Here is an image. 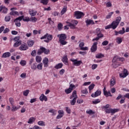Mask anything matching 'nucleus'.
<instances>
[{"label": "nucleus", "instance_id": "bf43d9fd", "mask_svg": "<svg viewBox=\"0 0 129 129\" xmlns=\"http://www.w3.org/2000/svg\"><path fill=\"white\" fill-rule=\"evenodd\" d=\"M65 92L67 93V94H69L71 92H72V91L69 88L68 89L65 90Z\"/></svg>", "mask_w": 129, "mask_h": 129}, {"label": "nucleus", "instance_id": "49530a36", "mask_svg": "<svg viewBox=\"0 0 129 129\" xmlns=\"http://www.w3.org/2000/svg\"><path fill=\"white\" fill-rule=\"evenodd\" d=\"M94 86H95V85H94V84H91L89 86V91H91V90H92L94 88Z\"/></svg>", "mask_w": 129, "mask_h": 129}, {"label": "nucleus", "instance_id": "c85d7f7f", "mask_svg": "<svg viewBox=\"0 0 129 129\" xmlns=\"http://www.w3.org/2000/svg\"><path fill=\"white\" fill-rule=\"evenodd\" d=\"M27 44L29 46V47H33L34 45V41L33 40H29L27 42Z\"/></svg>", "mask_w": 129, "mask_h": 129}, {"label": "nucleus", "instance_id": "e433bc0d", "mask_svg": "<svg viewBox=\"0 0 129 129\" xmlns=\"http://www.w3.org/2000/svg\"><path fill=\"white\" fill-rule=\"evenodd\" d=\"M66 12H67V8H63L61 12H60V14L61 16H63V15H64V14H65V13H66Z\"/></svg>", "mask_w": 129, "mask_h": 129}, {"label": "nucleus", "instance_id": "bb28decb", "mask_svg": "<svg viewBox=\"0 0 129 129\" xmlns=\"http://www.w3.org/2000/svg\"><path fill=\"white\" fill-rule=\"evenodd\" d=\"M86 113H88V114H90L91 115H92L93 114H95V112L93 111V110L92 109H90V110H87L86 111Z\"/></svg>", "mask_w": 129, "mask_h": 129}, {"label": "nucleus", "instance_id": "2f4dec72", "mask_svg": "<svg viewBox=\"0 0 129 129\" xmlns=\"http://www.w3.org/2000/svg\"><path fill=\"white\" fill-rule=\"evenodd\" d=\"M22 44V41H17L14 44V47H19L20 45Z\"/></svg>", "mask_w": 129, "mask_h": 129}, {"label": "nucleus", "instance_id": "de8ad7c7", "mask_svg": "<svg viewBox=\"0 0 129 129\" xmlns=\"http://www.w3.org/2000/svg\"><path fill=\"white\" fill-rule=\"evenodd\" d=\"M5 22H10L11 21V16H7L5 17Z\"/></svg>", "mask_w": 129, "mask_h": 129}, {"label": "nucleus", "instance_id": "72a5a7b5", "mask_svg": "<svg viewBox=\"0 0 129 129\" xmlns=\"http://www.w3.org/2000/svg\"><path fill=\"white\" fill-rule=\"evenodd\" d=\"M20 64L21 66H26V65H27V61L25 60H21L20 62Z\"/></svg>", "mask_w": 129, "mask_h": 129}, {"label": "nucleus", "instance_id": "338daca9", "mask_svg": "<svg viewBox=\"0 0 129 129\" xmlns=\"http://www.w3.org/2000/svg\"><path fill=\"white\" fill-rule=\"evenodd\" d=\"M9 32H10V29L9 28H6L4 30L3 33H4V34H8V33Z\"/></svg>", "mask_w": 129, "mask_h": 129}, {"label": "nucleus", "instance_id": "58836bf2", "mask_svg": "<svg viewBox=\"0 0 129 129\" xmlns=\"http://www.w3.org/2000/svg\"><path fill=\"white\" fill-rule=\"evenodd\" d=\"M62 27H63V24H62V23H58L57 25V29L58 31H61V30H62Z\"/></svg>", "mask_w": 129, "mask_h": 129}, {"label": "nucleus", "instance_id": "864d4df0", "mask_svg": "<svg viewBox=\"0 0 129 129\" xmlns=\"http://www.w3.org/2000/svg\"><path fill=\"white\" fill-rule=\"evenodd\" d=\"M14 22H15L16 27H21V22L20 21L14 20Z\"/></svg>", "mask_w": 129, "mask_h": 129}, {"label": "nucleus", "instance_id": "8fccbe9b", "mask_svg": "<svg viewBox=\"0 0 129 129\" xmlns=\"http://www.w3.org/2000/svg\"><path fill=\"white\" fill-rule=\"evenodd\" d=\"M49 112L52 113V115H56V111L54 109H50L48 111Z\"/></svg>", "mask_w": 129, "mask_h": 129}, {"label": "nucleus", "instance_id": "79ce46f5", "mask_svg": "<svg viewBox=\"0 0 129 129\" xmlns=\"http://www.w3.org/2000/svg\"><path fill=\"white\" fill-rule=\"evenodd\" d=\"M15 101V100H14V98H12V97H10L9 98V102L10 103V104H11V105L12 106H14V102Z\"/></svg>", "mask_w": 129, "mask_h": 129}, {"label": "nucleus", "instance_id": "39448f33", "mask_svg": "<svg viewBox=\"0 0 129 129\" xmlns=\"http://www.w3.org/2000/svg\"><path fill=\"white\" fill-rule=\"evenodd\" d=\"M71 61L73 62V64L74 66H80L81 64H83L82 61L78 60L77 59H71Z\"/></svg>", "mask_w": 129, "mask_h": 129}, {"label": "nucleus", "instance_id": "4468645a", "mask_svg": "<svg viewBox=\"0 0 129 129\" xmlns=\"http://www.w3.org/2000/svg\"><path fill=\"white\" fill-rule=\"evenodd\" d=\"M115 77L112 76L110 79V86H114L116 83Z\"/></svg>", "mask_w": 129, "mask_h": 129}, {"label": "nucleus", "instance_id": "0e129e2a", "mask_svg": "<svg viewBox=\"0 0 129 129\" xmlns=\"http://www.w3.org/2000/svg\"><path fill=\"white\" fill-rule=\"evenodd\" d=\"M125 100V98L124 97L122 98L119 101V103H120V104H122V103H124Z\"/></svg>", "mask_w": 129, "mask_h": 129}, {"label": "nucleus", "instance_id": "a211bd4d", "mask_svg": "<svg viewBox=\"0 0 129 129\" xmlns=\"http://www.w3.org/2000/svg\"><path fill=\"white\" fill-rule=\"evenodd\" d=\"M29 13L31 17H34V16H36L37 15V11L33 9H29Z\"/></svg>", "mask_w": 129, "mask_h": 129}, {"label": "nucleus", "instance_id": "20e7f679", "mask_svg": "<svg viewBox=\"0 0 129 129\" xmlns=\"http://www.w3.org/2000/svg\"><path fill=\"white\" fill-rule=\"evenodd\" d=\"M120 21H121V17H116V20L112 22L113 25H114V28L116 29V28H117V26L119 25V23H120Z\"/></svg>", "mask_w": 129, "mask_h": 129}, {"label": "nucleus", "instance_id": "ea45409f", "mask_svg": "<svg viewBox=\"0 0 129 129\" xmlns=\"http://www.w3.org/2000/svg\"><path fill=\"white\" fill-rule=\"evenodd\" d=\"M113 14H114V12H113L109 13L108 15L106 16V19H110V18H111V16Z\"/></svg>", "mask_w": 129, "mask_h": 129}, {"label": "nucleus", "instance_id": "f8f14e48", "mask_svg": "<svg viewBox=\"0 0 129 129\" xmlns=\"http://www.w3.org/2000/svg\"><path fill=\"white\" fill-rule=\"evenodd\" d=\"M44 67L47 68L49 67V59L45 57L42 61Z\"/></svg>", "mask_w": 129, "mask_h": 129}, {"label": "nucleus", "instance_id": "6e6552de", "mask_svg": "<svg viewBox=\"0 0 129 129\" xmlns=\"http://www.w3.org/2000/svg\"><path fill=\"white\" fill-rule=\"evenodd\" d=\"M8 11L9 10L6 6L3 5L0 6V13L2 12L3 14H8Z\"/></svg>", "mask_w": 129, "mask_h": 129}, {"label": "nucleus", "instance_id": "7ed1b4c3", "mask_svg": "<svg viewBox=\"0 0 129 129\" xmlns=\"http://www.w3.org/2000/svg\"><path fill=\"white\" fill-rule=\"evenodd\" d=\"M74 17L76 19H81L84 17V13L80 11H76L74 12Z\"/></svg>", "mask_w": 129, "mask_h": 129}, {"label": "nucleus", "instance_id": "603ef678", "mask_svg": "<svg viewBox=\"0 0 129 129\" xmlns=\"http://www.w3.org/2000/svg\"><path fill=\"white\" fill-rule=\"evenodd\" d=\"M31 69H33V70H36L37 69V63H33L31 66Z\"/></svg>", "mask_w": 129, "mask_h": 129}, {"label": "nucleus", "instance_id": "423d86ee", "mask_svg": "<svg viewBox=\"0 0 129 129\" xmlns=\"http://www.w3.org/2000/svg\"><path fill=\"white\" fill-rule=\"evenodd\" d=\"M101 95V91L99 90H97L94 93H92L91 95V97L93 98H95V97H97Z\"/></svg>", "mask_w": 129, "mask_h": 129}, {"label": "nucleus", "instance_id": "1a4fd4ad", "mask_svg": "<svg viewBox=\"0 0 129 129\" xmlns=\"http://www.w3.org/2000/svg\"><path fill=\"white\" fill-rule=\"evenodd\" d=\"M127 75H128V73H127V70L126 69L123 70V73L119 74V77L120 78H125Z\"/></svg>", "mask_w": 129, "mask_h": 129}, {"label": "nucleus", "instance_id": "5701e85b", "mask_svg": "<svg viewBox=\"0 0 129 129\" xmlns=\"http://www.w3.org/2000/svg\"><path fill=\"white\" fill-rule=\"evenodd\" d=\"M63 67V63L60 62L56 64L55 67L54 68L55 69H60Z\"/></svg>", "mask_w": 129, "mask_h": 129}, {"label": "nucleus", "instance_id": "37998d69", "mask_svg": "<svg viewBox=\"0 0 129 129\" xmlns=\"http://www.w3.org/2000/svg\"><path fill=\"white\" fill-rule=\"evenodd\" d=\"M29 93H30V90H26L23 91V95H24V96H27Z\"/></svg>", "mask_w": 129, "mask_h": 129}, {"label": "nucleus", "instance_id": "cd10ccee", "mask_svg": "<svg viewBox=\"0 0 129 129\" xmlns=\"http://www.w3.org/2000/svg\"><path fill=\"white\" fill-rule=\"evenodd\" d=\"M101 101V100H100V99H97L94 100V101H92V104H97L99 103H100Z\"/></svg>", "mask_w": 129, "mask_h": 129}, {"label": "nucleus", "instance_id": "f704fd0d", "mask_svg": "<svg viewBox=\"0 0 129 129\" xmlns=\"http://www.w3.org/2000/svg\"><path fill=\"white\" fill-rule=\"evenodd\" d=\"M43 47H41L38 50L37 55H41L42 53H44V51H43Z\"/></svg>", "mask_w": 129, "mask_h": 129}, {"label": "nucleus", "instance_id": "0eeeda50", "mask_svg": "<svg viewBox=\"0 0 129 129\" xmlns=\"http://www.w3.org/2000/svg\"><path fill=\"white\" fill-rule=\"evenodd\" d=\"M28 49L29 47H28L27 43L21 44L20 47H19V50H20V51H26Z\"/></svg>", "mask_w": 129, "mask_h": 129}, {"label": "nucleus", "instance_id": "dca6fc26", "mask_svg": "<svg viewBox=\"0 0 129 129\" xmlns=\"http://www.w3.org/2000/svg\"><path fill=\"white\" fill-rule=\"evenodd\" d=\"M11 52H4L2 55L1 58H10V56H11Z\"/></svg>", "mask_w": 129, "mask_h": 129}, {"label": "nucleus", "instance_id": "052dcab7", "mask_svg": "<svg viewBox=\"0 0 129 129\" xmlns=\"http://www.w3.org/2000/svg\"><path fill=\"white\" fill-rule=\"evenodd\" d=\"M102 45L103 46H106L108 45V41L107 40H105L102 43Z\"/></svg>", "mask_w": 129, "mask_h": 129}, {"label": "nucleus", "instance_id": "e2e57ef3", "mask_svg": "<svg viewBox=\"0 0 129 129\" xmlns=\"http://www.w3.org/2000/svg\"><path fill=\"white\" fill-rule=\"evenodd\" d=\"M52 15L54 16V17H56L57 16H59V12L55 11L52 13Z\"/></svg>", "mask_w": 129, "mask_h": 129}, {"label": "nucleus", "instance_id": "473e14b6", "mask_svg": "<svg viewBox=\"0 0 129 129\" xmlns=\"http://www.w3.org/2000/svg\"><path fill=\"white\" fill-rule=\"evenodd\" d=\"M42 61V57L40 56H36V61L37 62V63H40Z\"/></svg>", "mask_w": 129, "mask_h": 129}, {"label": "nucleus", "instance_id": "ddd939ff", "mask_svg": "<svg viewBox=\"0 0 129 129\" xmlns=\"http://www.w3.org/2000/svg\"><path fill=\"white\" fill-rule=\"evenodd\" d=\"M53 39V35L47 33V39L44 40V42L46 43H49L50 41H52Z\"/></svg>", "mask_w": 129, "mask_h": 129}, {"label": "nucleus", "instance_id": "a878e982", "mask_svg": "<svg viewBox=\"0 0 129 129\" xmlns=\"http://www.w3.org/2000/svg\"><path fill=\"white\" fill-rule=\"evenodd\" d=\"M40 4H42L44 6H47L48 3H49V0H40Z\"/></svg>", "mask_w": 129, "mask_h": 129}, {"label": "nucleus", "instance_id": "9b49d317", "mask_svg": "<svg viewBox=\"0 0 129 129\" xmlns=\"http://www.w3.org/2000/svg\"><path fill=\"white\" fill-rule=\"evenodd\" d=\"M58 114L56 116V119H60V118H61L64 116V111L62 110H58Z\"/></svg>", "mask_w": 129, "mask_h": 129}, {"label": "nucleus", "instance_id": "7c9ffc66", "mask_svg": "<svg viewBox=\"0 0 129 129\" xmlns=\"http://www.w3.org/2000/svg\"><path fill=\"white\" fill-rule=\"evenodd\" d=\"M118 111H119V109L111 108V113H112V114H114V113H115V112H118Z\"/></svg>", "mask_w": 129, "mask_h": 129}, {"label": "nucleus", "instance_id": "69168bd1", "mask_svg": "<svg viewBox=\"0 0 129 129\" xmlns=\"http://www.w3.org/2000/svg\"><path fill=\"white\" fill-rule=\"evenodd\" d=\"M106 113H111V108H108L105 110Z\"/></svg>", "mask_w": 129, "mask_h": 129}, {"label": "nucleus", "instance_id": "c9c22d12", "mask_svg": "<svg viewBox=\"0 0 129 129\" xmlns=\"http://www.w3.org/2000/svg\"><path fill=\"white\" fill-rule=\"evenodd\" d=\"M24 17L25 16L24 15L21 16L20 17L17 18L15 20H16V21H17L20 22V21H22L24 19Z\"/></svg>", "mask_w": 129, "mask_h": 129}, {"label": "nucleus", "instance_id": "774afa93", "mask_svg": "<svg viewBox=\"0 0 129 129\" xmlns=\"http://www.w3.org/2000/svg\"><path fill=\"white\" fill-rule=\"evenodd\" d=\"M74 87H75V85H74L73 84H70L69 88H70L72 91L73 90V88H74Z\"/></svg>", "mask_w": 129, "mask_h": 129}, {"label": "nucleus", "instance_id": "680f3d73", "mask_svg": "<svg viewBox=\"0 0 129 129\" xmlns=\"http://www.w3.org/2000/svg\"><path fill=\"white\" fill-rule=\"evenodd\" d=\"M81 92L83 94H87L88 93V91H87V89H85V90H82Z\"/></svg>", "mask_w": 129, "mask_h": 129}, {"label": "nucleus", "instance_id": "f3484780", "mask_svg": "<svg viewBox=\"0 0 129 129\" xmlns=\"http://www.w3.org/2000/svg\"><path fill=\"white\" fill-rule=\"evenodd\" d=\"M39 99L40 101H48V98L46 96L44 95V94H42L41 95V96L39 97Z\"/></svg>", "mask_w": 129, "mask_h": 129}, {"label": "nucleus", "instance_id": "3c124183", "mask_svg": "<svg viewBox=\"0 0 129 129\" xmlns=\"http://www.w3.org/2000/svg\"><path fill=\"white\" fill-rule=\"evenodd\" d=\"M13 41L14 42H19L21 40H20V37L19 36H16L13 38Z\"/></svg>", "mask_w": 129, "mask_h": 129}, {"label": "nucleus", "instance_id": "4d7b16f0", "mask_svg": "<svg viewBox=\"0 0 129 129\" xmlns=\"http://www.w3.org/2000/svg\"><path fill=\"white\" fill-rule=\"evenodd\" d=\"M97 37H98L99 39H100L101 38H103V37L104 36L103 35V34H102V33H101V32H100L99 33H98V34H97Z\"/></svg>", "mask_w": 129, "mask_h": 129}, {"label": "nucleus", "instance_id": "2eb2a0df", "mask_svg": "<svg viewBox=\"0 0 129 129\" xmlns=\"http://www.w3.org/2000/svg\"><path fill=\"white\" fill-rule=\"evenodd\" d=\"M61 61L64 65H68V57L67 55H65L61 58Z\"/></svg>", "mask_w": 129, "mask_h": 129}, {"label": "nucleus", "instance_id": "393cba45", "mask_svg": "<svg viewBox=\"0 0 129 129\" xmlns=\"http://www.w3.org/2000/svg\"><path fill=\"white\" fill-rule=\"evenodd\" d=\"M103 57H104V55H103L102 53H98L95 56V57L97 59H101V58H103Z\"/></svg>", "mask_w": 129, "mask_h": 129}, {"label": "nucleus", "instance_id": "c756f323", "mask_svg": "<svg viewBox=\"0 0 129 129\" xmlns=\"http://www.w3.org/2000/svg\"><path fill=\"white\" fill-rule=\"evenodd\" d=\"M42 51H43V53L46 55H48L49 53H50V50L46 49L45 47L42 48Z\"/></svg>", "mask_w": 129, "mask_h": 129}, {"label": "nucleus", "instance_id": "aec40b11", "mask_svg": "<svg viewBox=\"0 0 129 129\" xmlns=\"http://www.w3.org/2000/svg\"><path fill=\"white\" fill-rule=\"evenodd\" d=\"M105 30H108V29H112L113 30H115L116 28H114V25H113V23H112L110 25H109L108 26H106L105 27Z\"/></svg>", "mask_w": 129, "mask_h": 129}, {"label": "nucleus", "instance_id": "b1692460", "mask_svg": "<svg viewBox=\"0 0 129 129\" xmlns=\"http://www.w3.org/2000/svg\"><path fill=\"white\" fill-rule=\"evenodd\" d=\"M10 15H11V16H19V15L18 11H12V12H11L10 13Z\"/></svg>", "mask_w": 129, "mask_h": 129}, {"label": "nucleus", "instance_id": "13d9d810", "mask_svg": "<svg viewBox=\"0 0 129 129\" xmlns=\"http://www.w3.org/2000/svg\"><path fill=\"white\" fill-rule=\"evenodd\" d=\"M23 21L24 22H30V18L26 17L25 18H23Z\"/></svg>", "mask_w": 129, "mask_h": 129}, {"label": "nucleus", "instance_id": "5fc2aeb1", "mask_svg": "<svg viewBox=\"0 0 129 129\" xmlns=\"http://www.w3.org/2000/svg\"><path fill=\"white\" fill-rule=\"evenodd\" d=\"M66 110L67 113H68L69 114H70V113H71V109H70L69 107H66Z\"/></svg>", "mask_w": 129, "mask_h": 129}, {"label": "nucleus", "instance_id": "a19ab883", "mask_svg": "<svg viewBox=\"0 0 129 129\" xmlns=\"http://www.w3.org/2000/svg\"><path fill=\"white\" fill-rule=\"evenodd\" d=\"M116 42L117 44H120L122 42V39L121 37H117Z\"/></svg>", "mask_w": 129, "mask_h": 129}, {"label": "nucleus", "instance_id": "4c0bfd02", "mask_svg": "<svg viewBox=\"0 0 129 129\" xmlns=\"http://www.w3.org/2000/svg\"><path fill=\"white\" fill-rule=\"evenodd\" d=\"M38 125H41V126H45V125H46V124H45V122L43 121H39L38 122Z\"/></svg>", "mask_w": 129, "mask_h": 129}, {"label": "nucleus", "instance_id": "c03bdc74", "mask_svg": "<svg viewBox=\"0 0 129 129\" xmlns=\"http://www.w3.org/2000/svg\"><path fill=\"white\" fill-rule=\"evenodd\" d=\"M37 68L39 70H42V69L43 68V63H41L38 64L37 66Z\"/></svg>", "mask_w": 129, "mask_h": 129}, {"label": "nucleus", "instance_id": "a18cd8bd", "mask_svg": "<svg viewBox=\"0 0 129 129\" xmlns=\"http://www.w3.org/2000/svg\"><path fill=\"white\" fill-rule=\"evenodd\" d=\"M71 23H72L73 25H74V26L75 27V26H77L78 21L77 20H73L71 21Z\"/></svg>", "mask_w": 129, "mask_h": 129}, {"label": "nucleus", "instance_id": "6ab92c4d", "mask_svg": "<svg viewBox=\"0 0 129 129\" xmlns=\"http://www.w3.org/2000/svg\"><path fill=\"white\" fill-rule=\"evenodd\" d=\"M85 23L86 24V26H89L90 25H95V23H94V21L93 20L88 19L85 21Z\"/></svg>", "mask_w": 129, "mask_h": 129}, {"label": "nucleus", "instance_id": "f03ea898", "mask_svg": "<svg viewBox=\"0 0 129 129\" xmlns=\"http://www.w3.org/2000/svg\"><path fill=\"white\" fill-rule=\"evenodd\" d=\"M70 99H73L71 101V105H75L76 103V100H77V98L78 97L77 96V91L76 90H74L72 93V95L70 97Z\"/></svg>", "mask_w": 129, "mask_h": 129}, {"label": "nucleus", "instance_id": "6e6d98bb", "mask_svg": "<svg viewBox=\"0 0 129 129\" xmlns=\"http://www.w3.org/2000/svg\"><path fill=\"white\" fill-rule=\"evenodd\" d=\"M19 108H18V107H17V106H14V105H13V106H12V111L14 112V111H16V110L17 109H19Z\"/></svg>", "mask_w": 129, "mask_h": 129}, {"label": "nucleus", "instance_id": "09e8293b", "mask_svg": "<svg viewBox=\"0 0 129 129\" xmlns=\"http://www.w3.org/2000/svg\"><path fill=\"white\" fill-rule=\"evenodd\" d=\"M118 32L120 35H123V34H124V33H125V31L124 30V28L123 27L121 30H120Z\"/></svg>", "mask_w": 129, "mask_h": 129}, {"label": "nucleus", "instance_id": "4be33fe9", "mask_svg": "<svg viewBox=\"0 0 129 129\" xmlns=\"http://www.w3.org/2000/svg\"><path fill=\"white\" fill-rule=\"evenodd\" d=\"M104 95L106 96V97H108V96L112 97V95H111V93H110V91H104Z\"/></svg>", "mask_w": 129, "mask_h": 129}, {"label": "nucleus", "instance_id": "f257e3e1", "mask_svg": "<svg viewBox=\"0 0 129 129\" xmlns=\"http://www.w3.org/2000/svg\"><path fill=\"white\" fill-rule=\"evenodd\" d=\"M57 37L59 38V43L61 44V45L64 46V45H66L67 43H68L67 41H66L67 35H66V34H58L57 35Z\"/></svg>", "mask_w": 129, "mask_h": 129}, {"label": "nucleus", "instance_id": "9d476101", "mask_svg": "<svg viewBox=\"0 0 129 129\" xmlns=\"http://www.w3.org/2000/svg\"><path fill=\"white\" fill-rule=\"evenodd\" d=\"M97 50V42H95L91 48V51L92 52V53H93L94 52H96V51Z\"/></svg>", "mask_w": 129, "mask_h": 129}, {"label": "nucleus", "instance_id": "412c9836", "mask_svg": "<svg viewBox=\"0 0 129 129\" xmlns=\"http://www.w3.org/2000/svg\"><path fill=\"white\" fill-rule=\"evenodd\" d=\"M36 118H35V117H30L28 121V123H29L30 124H32V123H33V122H34V121H35Z\"/></svg>", "mask_w": 129, "mask_h": 129}]
</instances>
